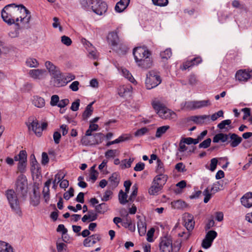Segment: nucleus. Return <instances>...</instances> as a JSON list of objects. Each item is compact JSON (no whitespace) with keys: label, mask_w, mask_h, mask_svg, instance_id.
Returning a JSON list of instances; mask_svg holds the SVG:
<instances>
[{"label":"nucleus","mask_w":252,"mask_h":252,"mask_svg":"<svg viewBox=\"0 0 252 252\" xmlns=\"http://www.w3.org/2000/svg\"><path fill=\"white\" fill-rule=\"evenodd\" d=\"M1 17L8 24L18 22L28 24L31 19V12L23 5L11 3L6 5L1 11Z\"/></svg>","instance_id":"nucleus-1"},{"label":"nucleus","mask_w":252,"mask_h":252,"mask_svg":"<svg viewBox=\"0 0 252 252\" xmlns=\"http://www.w3.org/2000/svg\"><path fill=\"white\" fill-rule=\"evenodd\" d=\"M134 60L139 67L147 69L152 64V60L150 57L151 53L145 47H137L133 51Z\"/></svg>","instance_id":"nucleus-2"},{"label":"nucleus","mask_w":252,"mask_h":252,"mask_svg":"<svg viewBox=\"0 0 252 252\" xmlns=\"http://www.w3.org/2000/svg\"><path fill=\"white\" fill-rule=\"evenodd\" d=\"M152 105L160 118L173 121L176 120V114L168 108L160 99L157 98L154 99Z\"/></svg>","instance_id":"nucleus-3"},{"label":"nucleus","mask_w":252,"mask_h":252,"mask_svg":"<svg viewBox=\"0 0 252 252\" xmlns=\"http://www.w3.org/2000/svg\"><path fill=\"white\" fill-rule=\"evenodd\" d=\"M181 243L173 244L172 238L170 236L165 235L161 237L159 242V252H178L181 248Z\"/></svg>","instance_id":"nucleus-4"},{"label":"nucleus","mask_w":252,"mask_h":252,"mask_svg":"<svg viewBox=\"0 0 252 252\" xmlns=\"http://www.w3.org/2000/svg\"><path fill=\"white\" fill-rule=\"evenodd\" d=\"M5 195L11 209L16 213H19L20 203L16 192L13 189H8L5 191Z\"/></svg>","instance_id":"nucleus-5"},{"label":"nucleus","mask_w":252,"mask_h":252,"mask_svg":"<svg viewBox=\"0 0 252 252\" xmlns=\"http://www.w3.org/2000/svg\"><path fill=\"white\" fill-rule=\"evenodd\" d=\"M15 189L18 194L24 196L28 191V181L26 177L20 174L17 178L15 183Z\"/></svg>","instance_id":"nucleus-6"},{"label":"nucleus","mask_w":252,"mask_h":252,"mask_svg":"<svg viewBox=\"0 0 252 252\" xmlns=\"http://www.w3.org/2000/svg\"><path fill=\"white\" fill-rule=\"evenodd\" d=\"M161 82V80L158 73L153 70L150 71L147 74L146 87L148 90L152 89L160 84Z\"/></svg>","instance_id":"nucleus-7"},{"label":"nucleus","mask_w":252,"mask_h":252,"mask_svg":"<svg viewBox=\"0 0 252 252\" xmlns=\"http://www.w3.org/2000/svg\"><path fill=\"white\" fill-rule=\"evenodd\" d=\"M223 188V181H220L214 183L211 189L206 188L203 192V194L205 196L204 202L207 203L211 199L212 193L214 194L216 192L220 190Z\"/></svg>","instance_id":"nucleus-8"},{"label":"nucleus","mask_w":252,"mask_h":252,"mask_svg":"<svg viewBox=\"0 0 252 252\" xmlns=\"http://www.w3.org/2000/svg\"><path fill=\"white\" fill-rule=\"evenodd\" d=\"M117 31H113L110 32L107 35V41L110 45L112 46L113 50H116L119 54H125L126 52V48L124 47L122 51L117 49V46L119 45V38L118 36ZM120 47L122 45H119Z\"/></svg>","instance_id":"nucleus-9"},{"label":"nucleus","mask_w":252,"mask_h":252,"mask_svg":"<svg viewBox=\"0 0 252 252\" xmlns=\"http://www.w3.org/2000/svg\"><path fill=\"white\" fill-rule=\"evenodd\" d=\"M102 138V133H97L91 137L84 136L81 139V142L83 145H84L85 146L98 144L101 143Z\"/></svg>","instance_id":"nucleus-10"},{"label":"nucleus","mask_w":252,"mask_h":252,"mask_svg":"<svg viewBox=\"0 0 252 252\" xmlns=\"http://www.w3.org/2000/svg\"><path fill=\"white\" fill-rule=\"evenodd\" d=\"M27 125L29 130L33 131L38 137L41 136L42 129L40 128L38 121L35 118L33 117H30L28 122H27Z\"/></svg>","instance_id":"nucleus-11"},{"label":"nucleus","mask_w":252,"mask_h":252,"mask_svg":"<svg viewBox=\"0 0 252 252\" xmlns=\"http://www.w3.org/2000/svg\"><path fill=\"white\" fill-rule=\"evenodd\" d=\"M92 7H93L92 11L99 15H103L107 9V4L101 0H96V2L94 3Z\"/></svg>","instance_id":"nucleus-12"},{"label":"nucleus","mask_w":252,"mask_h":252,"mask_svg":"<svg viewBox=\"0 0 252 252\" xmlns=\"http://www.w3.org/2000/svg\"><path fill=\"white\" fill-rule=\"evenodd\" d=\"M211 105L209 100L192 101L186 102V106L190 109H198Z\"/></svg>","instance_id":"nucleus-13"},{"label":"nucleus","mask_w":252,"mask_h":252,"mask_svg":"<svg viewBox=\"0 0 252 252\" xmlns=\"http://www.w3.org/2000/svg\"><path fill=\"white\" fill-rule=\"evenodd\" d=\"M53 76V85L56 87H61L65 86V83L64 80V73H63L60 71Z\"/></svg>","instance_id":"nucleus-14"},{"label":"nucleus","mask_w":252,"mask_h":252,"mask_svg":"<svg viewBox=\"0 0 252 252\" xmlns=\"http://www.w3.org/2000/svg\"><path fill=\"white\" fill-rule=\"evenodd\" d=\"M30 76L35 80H41L45 78L46 71L44 69H31L29 71Z\"/></svg>","instance_id":"nucleus-15"},{"label":"nucleus","mask_w":252,"mask_h":252,"mask_svg":"<svg viewBox=\"0 0 252 252\" xmlns=\"http://www.w3.org/2000/svg\"><path fill=\"white\" fill-rule=\"evenodd\" d=\"M100 239V235L98 234H95L86 238L84 240L83 244L85 247H92L97 242H99Z\"/></svg>","instance_id":"nucleus-16"},{"label":"nucleus","mask_w":252,"mask_h":252,"mask_svg":"<svg viewBox=\"0 0 252 252\" xmlns=\"http://www.w3.org/2000/svg\"><path fill=\"white\" fill-rule=\"evenodd\" d=\"M229 139L227 143H229L232 148L237 147L242 142V138L235 133H228Z\"/></svg>","instance_id":"nucleus-17"},{"label":"nucleus","mask_w":252,"mask_h":252,"mask_svg":"<svg viewBox=\"0 0 252 252\" xmlns=\"http://www.w3.org/2000/svg\"><path fill=\"white\" fill-rule=\"evenodd\" d=\"M185 225L189 231L192 230L194 226L193 217L189 214H185L184 217Z\"/></svg>","instance_id":"nucleus-18"},{"label":"nucleus","mask_w":252,"mask_h":252,"mask_svg":"<svg viewBox=\"0 0 252 252\" xmlns=\"http://www.w3.org/2000/svg\"><path fill=\"white\" fill-rule=\"evenodd\" d=\"M242 204L246 208H249L252 206V192L246 193L241 198Z\"/></svg>","instance_id":"nucleus-19"},{"label":"nucleus","mask_w":252,"mask_h":252,"mask_svg":"<svg viewBox=\"0 0 252 252\" xmlns=\"http://www.w3.org/2000/svg\"><path fill=\"white\" fill-rule=\"evenodd\" d=\"M31 101L32 104L37 108H42L45 105V99L39 95L33 96L31 98Z\"/></svg>","instance_id":"nucleus-20"},{"label":"nucleus","mask_w":252,"mask_h":252,"mask_svg":"<svg viewBox=\"0 0 252 252\" xmlns=\"http://www.w3.org/2000/svg\"><path fill=\"white\" fill-rule=\"evenodd\" d=\"M98 217V215L93 210H89L87 214L85 215L82 218V221L83 222L87 221L91 222L95 220Z\"/></svg>","instance_id":"nucleus-21"},{"label":"nucleus","mask_w":252,"mask_h":252,"mask_svg":"<svg viewBox=\"0 0 252 252\" xmlns=\"http://www.w3.org/2000/svg\"><path fill=\"white\" fill-rule=\"evenodd\" d=\"M235 77L237 80L240 82H246L250 78L249 72L246 70H239L237 71L235 74Z\"/></svg>","instance_id":"nucleus-22"},{"label":"nucleus","mask_w":252,"mask_h":252,"mask_svg":"<svg viewBox=\"0 0 252 252\" xmlns=\"http://www.w3.org/2000/svg\"><path fill=\"white\" fill-rule=\"evenodd\" d=\"M168 177L166 175L164 174H158L153 179L155 184L159 185L162 188L166 183Z\"/></svg>","instance_id":"nucleus-23"},{"label":"nucleus","mask_w":252,"mask_h":252,"mask_svg":"<svg viewBox=\"0 0 252 252\" xmlns=\"http://www.w3.org/2000/svg\"><path fill=\"white\" fill-rule=\"evenodd\" d=\"M129 2L130 0H120L115 7L116 11L119 13L123 12L127 8Z\"/></svg>","instance_id":"nucleus-24"},{"label":"nucleus","mask_w":252,"mask_h":252,"mask_svg":"<svg viewBox=\"0 0 252 252\" xmlns=\"http://www.w3.org/2000/svg\"><path fill=\"white\" fill-rule=\"evenodd\" d=\"M96 2V0H80V4L82 7L87 10H92L94 3Z\"/></svg>","instance_id":"nucleus-25"},{"label":"nucleus","mask_w":252,"mask_h":252,"mask_svg":"<svg viewBox=\"0 0 252 252\" xmlns=\"http://www.w3.org/2000/svg\"><path fill=\"white\" fill-rule=\"evenodd\" d=\"M110 182L109 186L112 188H115L118 186L119 181L120 177L118 174L116 172L113 173L109 178Z\"/></svg>","instance_id":"nucleus-26"},{"label":"nucleus","mask_w":252,"mask_h":252,"mask_svg":"<svg viewBox=\"0 0 252 252\" xmlns=\"http://www.w3.org/2000/svg\"><path fill=\"white\" fill-rule=\"evenodd\" d=\"M45 65L46 68L48 69L49 72L52 76L60 71L57 66L55 65L52 62L50 61H46L45 63Z\"/></svg>","instance_id":"nucleus-27"},{"label":"nucleus","mask_w":252,"mask_h":252,"mask_svg":"<svg viewBox=\"0 0 252 252\" xmlns=\"http://www.w3.org/2000/svg\"><path fill=\"white\" fill-rule=\"evenodd\" d=\"M132 88L131 86H120L118 89V94L121 97L125 96L127 94L130 93L132 92Z\"/></svg>","instance_id":"nucleus-28"},{"label":"nucleus","mask_w":252,"mask_h":252,"mask_svg":"<svg viewBox=\"0 0 252 252\" xmlns=\"http://www.w3.org/2000/svg\"><path fill=\"white\" fill-rule=\"evenodd\" d=\"M229 139V135L228 134H224L222 133H220L217 134L215 135L213 138V141L214 143H218L220 141H221L223 143L227 142L228 140Z\"/></svg>","instance_id":"nucleus-29"},{"label":"nucleus","mask_w":252,"mask_h":252,"mask_svg":"<svg viewBox=\"0 0 252 252\" xmlns=\"http://www.w3.org/2000/svg\"><path fill=\"white\" fill-rule=\"evenodd\" d=\"M139 234L140 236H143L146 232V224L145 220L139 219L137 223Z\"/></svg>","instance_id":"nucleus-30"},{"label":"nucleus","mask_w":252,"mask_h":252,"mask_svg":"<svg viewBox=\"0 0 252 252\" xmlns=\"http://www.w3.org/2000/svg\"><path fill=\"white\" fill-rule=\"evenodd\" d=\"M210 118L209 115L193 116H191L190 120L196 124H202L205 120Z\"/></svg>","instance_id":"nucleus-31"},{"label":"nucleus","mask_w":252,"mask_h":252,"mask_svg":"<svg viewBox=\"0 0 252 252\" xmlns=\"http://www.w3.org/2000/svg\"><path fill=\"white\" fill-rule=\"evenodd\" d=\"M162 189V188L157 184L156 183L155 184L153 181L152 186L149 189V193L150 195H156L158 194Z\"/></svg>","instance_id":"nucleus-32"},{"label":"nucleus","mask_w":252,"mask_h":252,"mask_svg":"<svg viewBox=\"0 0 252 252\" xmlns=\"http://www.w3.org/2000/svg\"><path fill=\"white\" fill-rule=\"evenodd\" d=\"M94 102H92L88 104L86 107V109L82 115L83 120H87L92 115L93 112V108L92 106Z\"/></svg>","instance_id":"nucleus-33"},{"label":"nucleus","mask_w":252,"mask_h":252,"mask_svg":"<svg viewBox=\"0 0 252 252\" xmlns=\"http://www.w3.org/2000/svg\"><path fill=\"white\" fill-rule=\"evenodd\" d=\"M0 252H14V251L10 244L3 241H0Z\"/></svg>","instance_id":"nucleus-34"},{"label":"nucleus","mask_w":252,"mask_h":252,"mask_svg":"<svg viewBox=\"0 0 252 252\" xmlns=\"http://www.w3.org/2000/svg\"><path fill=\"white\" fill-rule=\"evenodd\" d=\"M170 128L169 126H163L158 127L156 133V137L157 138L160 137L163 134Z\"/></svg>","instance_id":"nucleus-35"},{"label":"nucleus","mask_w":252,"mask_h":252,"mask_svg":"<svg viewBox=\"0 0 252 252\" xmlns=\"http://www.w3.org/2000/svg\"><path fill=\"white\" fill-rule=\"evenodd\" d=\"M122 225L128 228L131 232H134L135 230V225L132 222L130 219H127L126 221L123 222Z\"/></svg>","instance_id":"nucleus-36"},{"label":"nucleus","mask_w":252,"mask_h":252,"mask_svg":"<svg viewBox=\"0 0 252 252\" xmlns=\"http://www.w3.org/2000/svg\"><path fill=\"white\" fill-rule=\"evenodd\" d=\"M172 205L175 209H183L187 206L186 203L181 200H178L172 202Z\"/></svg>","instance_id":"nucleus-37"},{"label":"nucleus","mask_w":252,"mask_h":252,"mask_svg":"<svg viewBox=\"0 0 252 252\" xmlns=\"http://www.w3.org/2000/svg\"><path fill=\"white\" fill-rule=\"evenodd\" d=\"M122 73L123 75L130 82L134 83L135 82V80L131 73L129 72L128 70H127L126 68L122 69Z\"/></svg>","instance_id":"nucleus-38"},{"label":"nucleus","mask_w":252,"mask_h":252,"mask_svg":"<svg viewBox=\"0 0 252 252\" xmlns=\"http://www.w3.org/2000/svg\"><path fill=\"white\" fill-rule=\"evenodd\" d=\"M26 65L30 67H37L38 66V61L34 58H29L26 62Z\"/></svg>","instance_id":"nucleus-39"},{"label":"nucleus","mask_w":252,"mask_h":252,"mask_svg":"<svg viewBox=\"0 0 252 252\" xmlns=\"http://www.w3.org/2000/svg\"><path fill=\"white\" fill-rule=\"evenodd\" d=\"M127 195L126 193H125L122 190H121L119 193V200L120 203L122 204H126L128 200H127Z\"/></svg>","instance_id":"nucleus-40"},{"label":"nucleus","mask_w":252,"mask_h":252,"mask_svg":"<svg viewBox=\"0 0 252 252\" xmlns=\"http://www.w3.org/2000/svg\"><path fill=\"white\" fill-rule=\"evenodd\" d=\"M186 144L183 141L180 140L178 149V152L177 153L178 156H182V153L187 150V147L186 146Z\"/></svg>","instance_id":"nucleus-41"},{"label":"nucleus","mask_w":252,"mask_h":252,"mask_svg":"<svg viewBox=\"0 0 252 252\" xmlns=\"http://www.w3.org/2000/svg\"><path fill=\"white\" fill-rule=\"evenodd\" d=\"M218 159L216 158H213L211 159V163L210 166L206 165V168L212 172L214 171L216 169L218 164Z\"/></svg>","instance_id":"nucleus-42"},{"label":"nucleus","mask_w":252,"mask_h":252,"mask_svg":"<svg viewBox=\"0 0 252 252\" xmlns=\"http://www.w3.org/2000/svg\"><path fill=\"white\" fill-rule=\"evenodd\" d=\"M217 233L216 231L214 230H210L207 233L205 238L211 241L213 243L214 240L217 237Z\"/></svg>","instance_id":"nucleus-43"},{"label":"nucleus","mask_w":252,"mask_h":252,"mask_svg":"<svg viewBox=\"0 0 252 252\" xmlns=\"http://www.w3.org/2000/svg\"><path fill=\"white\" fill-rule=\"evenodd\" d=\"M106 205L105 203H101L99 205H97L95 206V212L96 213L99 214L104 213L106 210Z\"/></svg>","instance_id":"nucleus-44"},{"label":"nucleus","mask_w":252,"mask_h":252,"mask_svg":"<svg viewBox=\"0 0 252 252\" xmlns=\"http://www.w3.org/2000/svg\"><path fill=\"white\" fill-rule=\"evenodd\" d=\"M89 53V57L90 58L95 60L98 57V53L96 51L95 48L94 47L92 49L89 48L88 51Z\"/></svg>","instance_id":"nucleus-45"},{"label":"nucleus","mask_w":252,"mask_h":252,"mask_svg":"<svg viewBox=\"0 0 252 252\" xmlns=\"http://www.w3.org/2000/svg\"><path fill=\"white\" fill-rule=\"evenodd\" d=\"M57 250L58 252H67V245L63 243H56Z\"/></svg>","instance_id":"nucleus-46"},{"label":"nucleus","mask_w":252,"mask_h":252,"mask_svg":"<svg viewBox=\"0 0 252 252\" xmlns=\"http://www.w3.org/2000/svg\"><path fill=\"white\" fill-rule=\"evenodd\" d=\"M133 158H129L128 160L124 159L122 161L121 166L122 168H127L131 166V165L133 161Z\"/></svg>","instance_id":"nucleus-47"},{"label":"nucleus","mask_w":252,"mask_h":252,"mask_svg":"<svg viewBox=\"0 0 252 252\" xmlns=\"http://www.w3.org/2000/svg\"><path fill=\"white\" fill-rule=\"evenodd\" d=\"M75 79V76L71 73L64 74V80L65 85L70 81Z\"/></svg>","instance_id":"nucleus-48"},{"label":"nucleus","mask_w":252,"mask_h":252,"mask_svg":"<svg viewBox=\"0 0 252 252\" xmlns=\"http://www.w3.org/2000/svg\"><path fill=\"white\" fill-rule=\"evenodd\" d=\"M156 172L158 174H163L164 172L163 164L159 159H158L157 160V166L156 169Z\"/></svg>","instance_id":"nucleus-49"},{"label":"nucleus","mask_w":252,"mask_h":252,"mask_svg":"<svg viewBox=\"0 0 252 252\" xmlns=\"http://www.w3.org/2000/svg\"><path fill=\"white\" fill-rule=\"evenodd\" d=\"M160 55L162 59L167 60L171 56L172 52L170 49H167L163 52H161Z\"/></svg>","instance_id":"nucleus-50"},{"label":"nucleus","mask_w":252,"mask_h":252,"mask_svg":"<svg viewBox=\"0 0 252 252\" xmlns=\"http://www.w3.org/2000/svg\"><path fill=\"white\" fill-rule=\"evenodd\" d=\"M189 83L191 86H195L198 83V80L197 77L194 74H190L188 77Z\"/></svg>","instance_id":"nucleus-51"},{"label":"nucleus","mask_w":252,"mask_h":252,"mask_svg":"<svg viewBox=\"0 0 252 252\" xmlns=\"http://www.w3.org/2000/svg\"><path fill=\"white\" fill-rule=\"evenodd\" d=\"M132 189L133 190L132 192L131 193L128 199V200L130 201H133L137 194L138 187L137 185H134L132 187Z\"/></svg>","instance_id":"nucleus-52"},{"label":"nucleus","mask_w":252,"mask_h":252,"mask_svg":"<svg viewBox=\"0 0 252 252\" xmlns=\"http://www.w3.org/2000/svg\"><path fill=\"white\" fill-rule=\"evenodd\" d=\"M154 5L159 6H165L168 3V0H152Z\"/></svg>","instance_id":"nucleus-53"},{"label":"nucleus","mask_w":252,"mask_h":252,"mask_svg":"<svg viewBox=\"0 0 252 252\" xmlns=\"http://www.w3.org/2000/svg\"><path fill=\"white\" fill-rule=\"evenodd\" d=\"M33 194V196L31 198V204L34 206H36L39 203V196L36 195L35 191Z\"/></svg>","instance_id":"nucleus-54"},{"label":"nucleus","mask_w":252,"mask_h":252,"mask_svg":"<svg viewBox=\"0 0 252 252\" xmlns=\"http://www.w3.org/2000/svg\"><path fill=\"white\" fill-rule=\"evenodd\" d=\"M211 142V138H208L206 139V140H205L204 141H203L201 143H200V144L199 145V148H204V149L207 148L210 146Z\"/></svg>","instance_id":"nucleus-55"},{"label":"nucleus","mask_w":252,"mask_h":252,"mask_svg":"<svg viewBox=\"0 0 252 252\" xmlns=\"http://www.w3.org/2000/svg\"><path fill=\"white\" fill-rule=\"evenodd\" d=\"M231 124V121L230 120H225L221 121L220 124L218 125V127L220 129H222L225 128L226 126H229Z\"/></svg>","instance_id":"nucleus-56"},{"label":"nucleus","mask_w":252,"mask_h":252,"mask_svg":"<svg viewBox=\"0 0 252 252\" xmlns=\"http://www.w3.org/2000/svg\"><path fill=\"white\" fill-rule=\"evenodd\" d=\"M61 41L64 45L69 46L72 43L71 39L68 36L63 35L61 37Z\"/></svg>","instance_id":"nucleus-57"},{"label":"nucleus","mask_w":252,"mask_h":252,"mask_svg":"<svg viewBox=\"0 0 252 252\" xmlns=\"http://www.w3.org/2000/svg\"><path fill=\"white\" fill-rule=\"evenodd\" d=\"M59 101V96L56 94L53 95L51 98L50 105L52 106H57Z\"/></svg>","instance_id":"nucleus-58"},{"label":"nucleus","mask_w":252,"mask_h":252,"mask_svg":"<svg viewBox=\"0 0 252 252\" xmlns=\"http://www.w3.org/2000/svg\"><path fill=\"white\" fill-rule=\"evenodd\" d=\"M155 232L154 228H151L147 233V240L149 242H153L154 241L153 236Z\"/></svg>","instance_id":"nucleus-59"},{"label":"nucleus","mask_w":252,"mask_h":252,"mask_svg":"<svg viewBox=\"0 0 252 252\" xmlns=\"http://www.w3.org/2000/svg\"><path fill=\"white\" fill-rule=\"evenodd\" d=\"M27 161H20L18 165V169L21 173H24L26 171Z\"/></svg>","instance_id":"nucleus-60"},{"label":"nucleus","mask_w":252,"mask_h":252,"mask_svg":"<svg viewBox=\"0 0 252 252\" xmlns=\"http://www.w3.org/2000/svg\"><path fill=\"white\" fill-rule=\"evenodd\" d=\"M74 195V189L70 188L69 190L65 192L63 194V197L65 200H68L70 197Z\"/></svg>","instance_id":"nucleus-61"},{"label":"nucleus","mask_w":252,"mask_h":252,"mask_svg":"<svg viewBox=\"0 0 252 252\" xmlns=\"http://www.w3.org/2000/svg\"><path fill=\"white\" fill-rule=\"evenodd\" d=\"M223 112L222 110H220L217 113L213 114L211 116V119L212 121H215L219 117H223Z\"/></svg>","instance_id":"nucleus-62"},{"label":"nucleus","mask_w":252,"mask_h":252,"mask_svg":"<svg viewBox=\"0 0 252 252\" xmlns=\"http://www.w3.org/2000/svg\"><path fill=\"white\" fill-rule=\"evenodd\" d=\"M79 82L78 81L73 82L69 86V88L73 92H76L79 89Z\"/></svg>","instance_id":"nucleus-63"},{"label":"nucleus","mask_w":252,"mask_h":252,"mask_svg":"<svg viewBox=\"0 0 252 252\" xmlns=\"http://www.w3.org/2000/svg\"><path fill=\"white\" fill-rule=\"evenodd\" d=\"M232 6L234 8H239L242 9L244 8V4L241 3L240 1L238 0H234L232 1Z\"/></svg>","instance_id":"nucleus-64"}]
</instances>
